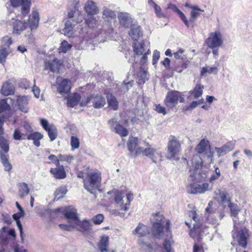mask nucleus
Instances as JSON below:
<instances>
[{
    "instance_id": "f257e3e1",
    "label": "nucleus",
    "mask_w": 252,
    "mask_h": 252,
    "mask_svg": "<svg viewBox=\"0 0 252 252\" xmlns=\"http://www.w3.org/2000/svg\"><path fill=\"white\" fill-rule=\"evenodd\" d=\"M154 221L152 224L151 232L152 236L156 239H160L165 233H171V222L166 219L164 216L159 213L153 215Z\"/></svg>"
},
{
    "instance_id": "f03ea898",
    "label": "nucleus",
    "mask_w": 252,
    "mask_h": 252,
    "mask_svg": "<svg viewBox=\"0 0 252 252\" xmlns=\"http://www.w3.org/2000/svg\"><path fill=\"white\" fill-rule=\"evenodd\" d=\"M189 215L195 222V223L193 224V226L191 228V224L187 221L185 222L186 225L190 228L189 235L194 240H197L199 242L202 240L204 230L206 228V227L197 219V214L196 211L191 210L189 211Z\"/></svg>"
},
{
    "instance_id": "7ed1b4c3",
    "label": "nucleus",
    "mask_w": 252,
    "mask_h": 252,
    "mask_svg": "<svg viewBox=\"0 0 252 252\" xmlns=\"http://www.w3.org/2000/svg\"><path fill=\"white\" fill-rule=\"evenodd\" d=\"M114 193V199L115 203L120 210L126 212L129 208L130 202L133 199V193H129L126 196L121 191L114 192L111 190L107 192L108 194L111 195Z\"/></svg>"
},
{
    "instance_id": "20e7f679",
    "label": "nucleus",
    "mask_w": 252,
    "mask_h": 252,
    "mask_svg": "<svg viewBox=\"0 0 252 252\" xmlns=\"http://www.w3.org/2000/svg\"><path fill=\"white\" fill-rule=\"evenodd\" d=\"M181 144L179 140L175 136L170 135L166 147V158L168 159L178 160L176 156L181 151Z\"/></svg>"
},
{
    "instance_id": "39448f33",
    "label": "nucleus",
    "mask_w": 252,
    "mask_h": 252,
    "mask_svg": "<svg viewBox=\"0 0 252 252\" xmlns=\"http://www.w3.org/2000/svg\"><path fill=\"white\" fill-rule=\"evenodd\" d=\"M141 154L142 156L149 158L152 160L157 163L162 157L161 152L159 149L154 148L148 142H146L139 148L137 154Z\"/></svg>"
},
{
    "instance_id": "423d86ee",
    "label": "nucleus",
    "mask_w": 252,
    "mask_h": 252,
    "mask_svg": "<svg viewBox=\"0 0 252 252\" xmlns=\"http://www.w3.org/2000/svg\"><path fill=\"white\" fill-rule=\"evenodd\" d=\"M215 193V198L218 201L225 203L227 201L229 202L228 206L230 209V216L235 219L237 218L238 215L241 211V209L236 204L231 202L230 198H227L228 194L225 192L221 191V190H218V192L216 191Z\"/></svg>"
},
{
    "instance_id": "0eeeda50",
    "label": "nucleus",
    "mask_w": 252,
    "mask_h": 252,
    "mask_svg": "<svg viewBox=\"0 0 252 252\" xmlns=\"http://www.w3.org/2000/svg\"><path fill=\"white\" fill-rule=\"evenodd\" d=\"M54 213L63 216L69 223H75L79 218L77 210L70 206L58 208L54 210Z\"/></svg>"
},
{
    "instance_id": "6e6552de",
    "label": "nucleus",
    "mask_w": 252,
    "mask_h": 252,
    "mask_svg": "<svg viewBox=\"0 0 252 252\" xmlns=\"http://www.w3.org/2000/svg\"><path fill=\"white\" fill-rule=\"evenodd\" d=\"M205 43L209 48L220 47L223 43V35L220 31L218 30L210 33Z\"/></svg>"
},
{
    "instance_id": "1a4fd4ad",
    "label": "nucleus",
    "mask_w": 252,
    "mask_h": 252,
    "mask_svg": "<svg viewBox=\"0 0 252 252\" xmlns=\"http://www.w3.org/2000/svg\"><path fill=\"white\" fill-rule=\"evenodd\" d=\"M71 83L69 80L58 77L56 82L53 85L57 89V92L62 95L67 94L70 93Z\"/></svg>"
},
{
    "instance_id": "9d476101",
    "label": "nucleus",
    "mask_w": 252,
    "mask_h": 252,
    "mask_svg": "<svg viewBox=\"0 0 252 252\" xmlns=\"http://www.w3.org/2000/svg\"><path fill=\"white\" fill-rule=\"evenodd\" d=\"M234 238H236L239 246L243 248H246L248 245V240L250 237L249 230L243 227L232 235Z\"/></svg>"
},
{
    "instance_id": "9b49d317",
    "label": "nucleus",
    "mask_w": 252,
    "mask_h": 252,
    "mask_svg": "<svg viewBox=\"0 0 252 252\" xmlns=\"http://www.w3.org/2000/svg\"><path fill=\"white\" fill-rule=\"evenodd\" d=\"M192 165L189 168V180L194 181L195 179V175L199 172V170L202 168L203 162L200 157L197 155H194L191 161Z\"/></svg>"
},
{
    "instance_id": "f8f14e48",
    "label": "nucleus",
    "mask_w": 252,
    "mask_h": 252,
    "mask_svg": "<svg viewBox=\"0 0 252 252\" xmlns=\"http://www.w3.org/2000/svg\"><path fill=\"white\" fill-rule=\"evenodd\" d=\"M146 141H140L136 137H130L129 138L127 142V147L129 151L130 152L131 157L136 158L141 154H137L141 145L146 143Z\"/></svg>"
},
{
    "instance_id": "ddd939ff",
    "label": "nucleus",
    "mask_w": 252,
    "mask_h": 252,
    "mask_svg": "<svg viewBox=\"0 0 252 252\" xmlns=\"http://www.w3.org/2000/svg\"><path fill=\"white\" fill-rule=\"evenodd\" d=\"M9 98L0 100V124H2L11 116L10 106L7 102Z\"/></svg>"
},
{
    "instance_id": "4468645a",
    "label": "nucleus",
    "mask_w": 252,
    "mask_h": 252,
    "mask_svg": "<svg viewBox=\"0 0 252 252\" xmlns=\"http://www.w3.org/2000/svg\"><path fill=\"white\" fill-rule=\"evenodd\" d=\"M92 227V224L90 220L86 219L80 220L79 219L74 223V229L84 235H89L91 233Z\"/></svg>"
},
{
    "instance_id": "2eb2a0df",
    "label": "nucleus",
    "mask_w": 252,
    "mask_h": 252,
    "mask_svg": "<svg viewBox=\"0 0 252 252\" xmlns=\"http://www.w3.org/2000/svg\"><path fill=\"white\" fill-rule=\"evenodd\" d=\"M40 124L43 128L47 132L50 139L51 141H54L57 137V129L55 125L50 124L45 119H40Z\"/></svg>"
},
{
    "instance_id": "dca6fc26",
    "label": "nucleus",
    "mask_w": 252,
    "mask_h": 252,
    "mask_svg": "<svg viewBox=\"0 0 252 252\" xmlns=\"http://www.w3.org/2000/svg\"><path fill=\"white\" fill-rule=\"evenodd\" d=\"M11 5L14 7L21 5V13L24 16L27 15L30 11L31 0H10Z\"/></svg>"
},
{
    "instance_id": "f3484780",
    "label": "nucleus",
    "mask_w": 252,
    "mask_h": 252,
    "mask_svg": "<svg viewBox=\"0 0 252 252\" xmlns=\"http://www.w3.org/2000/svg\"><path fill=\"white\" fill-rule=\"evenodd\" d=\"M179 97L180 94L178 92H169L164 99V104L168 108H172L177 104Z\"/></svg>"
},
{
    "instance_id": "a211bd4d",
    "label": "nucleus",
    "mask_w": 252,
    "mask_h": 252,
    "mask_svg": "<svg viewBox=\"0 0 252 252\" xmlns=\"http://www.w3.org/2000/svg\"><path fill=\"white\" fill-rule=\"evenodd\" d=\"M90 186L98 189L100 186L101 176L99 172H92L88 173Z\"/></svg>"
},
{
    "instance_id": "6ab92c4d",
    "label": "nucleus",
    "mask_w": 252,
    "mask_h": 252,
    "mask_svg": "<svg viewBox=\"0 0 252 252\" xmlns=\"http://www.w3.org/2000/svg\"><path fill=\"white\" fill-rule=\"evenodd\" d=\"M39 15L36 8H32L31 14L29 16V24L32 31L36 29L39 24Z\"/></svg>"
},
{
    "instance_id": "aec40b11",
    "label": "nucleus",
    "mask_w": 252,
    "mask_h": 252,
    "mask_svg": "<svg viewBox=\"0 0 252 252\" xmlns=\"http://www.w3.org/2000/svg\"><path fill=\"white\" fill-rule=\"evenodd\" d=\"M235 141H230L220 148L216 147L215 150L219 157L226 155L230 151L232 150L235 145Z\"/></svg>"
},
{
    "instance_id": "412c9836",
    "label": "nucleus",
    "mask_w": 252,
    "mask_h": 252,
    "mask_svg": "<svg viewBox=\"0 0 252 252\" xmlns=\"http://www.w3.org/2000/svg\"><path fill=\"white\" fill-rule=\"evenodd\" d=\"M12 20L13 33L17 35L20 34L22 32L26 29L27 24L25 22H23L14 18H12Z\"/></svg>"
},
{
    "instance_id": "4be33fe9",
    "label": "nucleus",
    "mask_w": 252,
    "mask_h": 252,
    "mask_svg": "<svg viewBox=\"0 0 252 252\" xmlns=\"http://www.w3.org/2000/svg\"><path fill=\"white\" fill-rule=\"evenodd\" d=\"M109 124L114 127L115 132L121 137H125L128 135V130L122 126L118 123L115 118H113L109 121Z\"/></svg>"
},
{
    "instance_id": "5701e85b",
    "label": "nucleus",
    "mask_w": 252,
    "mask_h": 252,
    "mask_svg": "<svg viewBox=\"0 0 252 252\" xmlns=\"http://www.w3.org/2000/svg\"><path fill=\"white\" fill-rule=\"evenodd\" d=\"M149 43L145 41L135 42L133 45V51L136 55L140 56L149 48Z\"/></svg>"
},
{
    "instance_id": "b1692460",
    "label": "nucleus",
    "mask_w": 252,
    "mask_h": 252,
    "mask_svg": "<svg viewBox=\"0 0 252 252\" xmlns=\"http://www.w3.org/2000/svg\"><path fill=\"white\" fill-rule=\"evenodd\" d=\"M62 64V61L57 58L52 61H48L45 62V68L49 69L53 72H59L60 67Z\"/></svg>"
},
{
    "instance_id": "393cba45",
    "label": "nucleus",
    "mask_w": 252,
    "mask_h": 252,
    "mask_svg": "<svg viewBox=\"0 0 252 252\" xmlns=\"http://www.w3.org/2000/svg\"><path fill=\"white\" fill-rule=\"evenodd\" d=\"M56 168H51L50 172L53 175L54 177L57 179H63L66 176L64 167L62 165H56Z\"/></svg>"
},
{
    "instance_id": "a878e982",
    "label": "nucleus",
    "mask_w": 252,
    "mask_h": 252,
    "mask_svg": "<svg viewBox=\"0 0 252 252\" xmlns=\"http://www.w3.org/2000/svg\"><path fill=\"white\" fill-rule=\"evenodd\" d=\"M29 98L27 96H18L17 97V103L19 109L25 113H27L29 111L28 101Z\"/></svg>"
},
{
    "instance_id": "bb28decb",
    "label": "nucleus",
    "mask_w": 252,
    "mask_h": 252,
    "mask_svg": "<svg viewBox=\"0 0 252 252\" xmlns=\"http://www.w3.org/2000/svg\"><path fill=\"white\" fill-rule=\"evenodd\" d=\"M118 19L121 26L129 28L132 25L133 20L127 13H121L118 15Z\"/></svg>"
},
{
    "instance_id": "cd10ccee",
    "label": "nucleus",
    "mask_w": 252,
    "mask_h": 252,
    "mask_svg": "<svg viewBox=\"0 0 252 252\" xmlns=\"http://www.w3.org/2000/svg\"><path fill=\"white\" fill-rule=\"evenodd\" d=\"M202 12H204V10L200 9L197 5L195 8H192L190 13V19L189 20H188V25L186 26L188 28L190 26L193 27L194 22Z\"/></svg>"
},
{
    "instance_id": "c85d7f7f",
    "label": "nucleus",
    "mask_w": 252,
    "mask_h": 252,
    "mask_svg": "<svg viewBox=\"0 0 252 252\" xmlns=\"http://www.w3.org/2000/svg\"><path fill=\"white\" fill-rule=\"evenodd\" d=\"M84 9L88 15L91 16L99 13V9L96 3L92 0H89L85 3Z\"/></svg>"
},
{
    "instance_id": "c756f323",
    "label": "nucleus",
    "mask_w": 252,
    "mask_h": 252,
    "mask_svg": "<svg viewBox=\"0 0 252 252\" xmlns=\"http://www.w3.org/2000/svg\"><path fill=\"white\" fill-rule=\"evenodd\" d=\"M210 148L209 141L207 138H203L197 145L195 150L198 154H203L207 150H210Z\"/></svg>"
},
{
    "instance_id": "7c9ffc66",
    "label": "nucleus",
    "mask_w": 252,
    "mask_h": 252,
    "mask_svg": "<svg viewBox=\"0 0 252 252\" xmlns=\"http://www.w3.org/2000/svg\"><path fill=\"white\" fill-rule=\"evenodd\" d=\"M102 18L105 22L110 23L116 21V15L114 11L105 7L102 11Z\"/></svg>"
},
{
    "instance_id": "2f4dec72",
    "label": "nucleus",
    "mask_w": 252,
    "mask_h": 252,
    "mask_svg": "<svg viewBox=\"0 0 252 252\" xmlns=\"http://www.w3.org/2000/svg\"><path fill=\"white\" fill-rule=\"evenodd\" d=\"M109 238L107 235H102L97 243V247L100 252H108Z\"/></svg>"
},
{
    "instance_id": "473e14b6",
    "label": "nucleus",
    "mask_w": 252,
    "mask_h": 252,
    "mask_svg": "<svg viewBox=\"0 0 252 252\" xmlns=\"http://www.w3.org/2000/svg\"><path fill=\"white\" fill-rule=\"evenodd\" d=\"M91 100L93 106L96 109L102 107L106 103L105 98L100 95H92Z\"/></svg>"
},
{
    "instance_id": "72a5a7b5",
    "label": "nucleus",
    "mask_w": 252,
    "mask_h": 252,
    "mask_svg": "<svg viewBox=\"0 0 252 252\" xmlns=\"http://www.w3.org/2000/svg\"><path fill=\"white\" fill-rule=\"evenodd\" d=\"M129 36L134 41H137L140 36L142 35L140 27L138 25H132L128 32Z\"/></svg>"
},
{
    "instance_id": "f704fd0d",
    "label": "nucleus",
    "mask_w": 252,
    "mask_h": 252,
    "mask_svg": "<svg viewBox=\"0 0 252 252\" xmlns=\"http://www.w3.org/2000/svg\"><path fill=\"white\" fill-rule=\"evenodd\" d=\"M0 160L5 171L9 172L12 169V165L8 160L7 155L0 151Z\"/></svg>"
},
{
    "instance_id": "c9c22d12",
    "label": "nucleus",
    "mask_w": 252,
    "mask_h": 252,
    "mask_svg": "<svg viewBox=\"0 0 252 252\" xmlns=\"http://www.w3.org/2000/svg\"><path fill=\"white\" fill-rule=\"evenodd\" d=\"M105 93L107 94L106 98L109 107L113 110H117L118 109V102L116 98L111 94H109L105 91Z\"/></svg>"
},
{
    "instance_id": "e433bc0d",
    "label": "nucleus",
    "mask_w": 252,
    "mask_h": 252,
    "mask_svg": "<svg viewBox=\"0 0 252 252\" xmlns=\"http://www.w3.org/2000/svg\"><path fill=\"white\" fill-rule=\"evenodd\" d=\"M14 90V87L10 83L5 82L2 86L0 92L3 95L7 96L13 94Z\"/></svg>"
},
{
    "instance_id": "4c0bfd02",
    "label": "nucleus",
    "mask_w": 252,
    "mask_h": 252,
    "mask_svg": "<svg viewBox=\"0 0 252 252\" xmlns=\"http://www.w3.org/2000/svg\"><path fill=\"white\" fill-rule=\"evenodd\" d=\"M168 9H171L174 11L176 12L178 15L179 16L181 19L184 22L185 25H188V19L186 17L185 15L182 12L181 10H180L177 6L175 4L169 3L168 5L167 8Z\"/></svg>"
},
{
    "instance_id": "58836bf2",
    "label": "nucleus",
    "mask_w": 252,
    "mask_h": 252,
    "mask_svg": "<svg viewBox=\"0 0 252 252\" xmlns=\"http://www.w3.org/2000/svg\"><path fill=\"white\" fill-rule=\"evenodd\" d=\"M81 99V96L78 93H74L72 95L67 98V105L68 107H73L76 106Z\"/></svg>"
},
{
    "instance_id": "ea45409f",
    "label": "nucleus",
    "mask_w": 252,
    "mask_h": 252,
    "mask_svg": "<svg viewBox=\"0 0 252 252\" xmlns=\"http://www.w3.org/2000/svg\"><path fill=\"white\" fill-rule=\"evenodd\" d=\"M204 86L201 84H197L193 89L190 92L194 99H197L201 97L203 94Z\"/></svg>"
},
{
    "instance_id": "a19ab883",
    "label": "nucleus",
    "mask_w": 252,
    "mask_h": 252,
    "mask_svg": "<svg viewBox=\"0 0 252 252\" xmlns=\"http://www.w3.org/2000/svg\"><path fill=\"white\" fill-rule=\"evenodd\" d=\"M148 229L146 225L141 223H139L135 228L134 233L138 234L139 237H142L145 236L148 233Z\"/></svg>"
},
{
    "instance_id": "79ce46f5",
    "label": "nucleus",
    "mask_w": 252,
    "mask_h": 252,
    "mask_svg": "<svg viewBox=\"0 0 252 252\" xmlns=\"http://www.w3.org/2000/svg\"><path fill=\"white\" fill-rule=\"evenodd\" d=\"M219 71V68L217 66L210 67L206 65L201 68L200 75L203 76L205 73L217 74Z\"/></svg>"
},
{
    "instance_id": "37998d69",
    "label": "nucleus",
    "mask_w": 252,
    "mask_h": 252,
    "mask_svg": "<svg viewBox=\"0 0 252 252\" xmlns=\"http://www.w3.org/2000/svg\"><path fill=\"white\" fill-rule=\"evenodd\" d=\"M63 33L68 37H71L73 34V26L70 20H67L65 23V27L63 30Z\"/></svg>"
},
{
    "instance_id": "c03bdc74",
    "label": "nucleus",
    "mask_w": 252,
    "mask_h": 252,
    "mask_svg": "<svg viewBox=\"0 0 252 252\" xmlns=\"http://www.w3.org/2000/svg\"><path fill=\"white\" fill-rule=\"evenodd\" d=\"M58 157L60 161L64 162L68 164H72L75 159L74 157L70 154H59Z\"/></svg>"
},
{
    "instance_id": "a18cd8bd",
    "label": "nucleus",
    "mask_w": 252,
    "mask_h": 252,
    "mask_svg": "<svg viewBox=\"0 0 252 252\" xmlns=\"http://www.w3.org/2000/svg\"><path fill=\"white\" fill-rule=\"evenodd\" d=\"M9 48L1 46L0 48V63L2 64L5 62L6 58L9 54Z\"/></svg>"
},
{
    "instance_id": "49530a36",
    "label": "nucleus",
    "mask_w": 252,
    "mask_h": 252,
    "mask_svg": "<svg viewBox=\"0 0 252 252\" xmlns=\"http://www.w3.org/2000/svg\"><path fill=\"white\" fill-rule=\"evenodd\" d=\"M138 83L141 85L145 83L147 78V72L142 68H140L137 74Z\"/></svg>"
},
{
    "instance_id": "de8ad7c7",
    "label": "nucleus",
    "mask_w": 252,
    "mask_h": 252,
    "mask_svg": "<svg viewBox=\"0 0 252 252\" xmlns=\"http://www.w3.org/2000/svg\"><path fill=\"white\" fill-rule=\"evenodd\" d=\"M0 147L5 153L9 151V143L6 139L3 137L0 136Z\"/></svg>"
},
{
    "instance_id": "09e8293b",
    "label": "nucleus",
    "mask_w": 252,
    "mask_h": 252,
    "mask_svg": "<svg viewBox=\"0 0 252 252\" xmlns=\"http://www.w3.org/2000/svg\"><path fill=\"white\" fill-rule=\"evenodd\" d=\"M189 61L188 60L185 61L182 63H177L174 70L178 73H181L184 70L186 69L188 66Z\"/></svg>"
},
{
    "instance_id": "8fccbe9b",
    "label": "nucleus",
    "mask_w": 252,
    "mask_h": 252,
    "mask_svg": "<svg viewBox=\"0 0 252 252\" xmlns=\"http://www.w3.org/2000/svg\"><path fill=\"white\" fill-rule=\"evenodd\" d=\"M162 252H174L171 248V245L169 240L165 239L162 244Z\"/></svg>"
},
{
    "instance_id": "3c124183",
    "label": "nucleus",
    "mask_w": 252,
    "mask_h": 252,
    "mask_svg": "<svg viewBox=\"0 0 252 252\" xmlns=\"http://www.w3.org/2000/svg\"><path fill=\"white\" fill-rule=\"evenodd\" d=\"M85 23L89 28H94L96 26L97 20L92 16L89 18L85 19Z\"/></svg>"
},
{
    "instance_id": "603ef678",
    "label": "nucleus",
    "mask_w": 252,
    "mask_h": 252,
    "mask_svg": "<svg viewBox=\"0 0 252 252\" xmlns=\"http://www.w3.org/2000/svg\"><path fill=\"white\" fill-rule=\"evenodd\" d=\"M204 102L203 98L199 99L197 101H192L189 105L186 106L185 110H190L195 108L198 105Z\"/></svg>"
},
{
    "instance_id": "864d4df0",
    "label": "nucleus",
    "mask_w": 252,
    "mask_h": 252,
    "mask_svg": "<svg viewBox=\"0 0 252 252\" xmlns=\"http://www.w3.org/2000/svg\"><path fill=\"white\" fill-rule=\"evenodd\" d=\"M71 45L69 44L66 41L63 40L62 42L60 48L59 49L60 53H65L71 48Z\"/></svg>"
},
{
    "instance_id": "5fc2aeb1",
    "label": "nucleus",
    "mask_w": 252,
    "mask_h": 252,
    "mask_svg": "<svg viewBox=\"0 0 252 252\" xmlns=\"http://www.w3.org/2000/svg\"><path fill=\"white\" fill-rule=\"evenodd\" d=\"M43 136L42 134L38 132H34L28 135L27 139L28 140H32L33 141L41 139Z\"/></svg>"
},
{
    "instance_id": "6e6d98bb",
    "label": "nucleus",
    "mask_w": 252,
    "mask_h": 252,
    "mask_svg": "<svg viewBox=\"0 0 252 252\" xmlns=\"http://www.w3.org/2000/svg\"><path fill=\"white\" fill-rule=\"evenodd\" d=\"M204 243H194L193 246V252H205L204 249Z\"/></svg>"
},
{
    "instance_id": "4d7b16f0",
    "label": "nucleus",
    "mask_w": 252,
    "mask_h": 252,
    "mask_svg": "<svg viewBox=\"0 0 252 252\" xmlns=\"http://www.w3.org/2000/svg\"><path fill=\"white\" fill-rule=\"evenodd\" d=\"M104 218V216L102 214H99L92 218V221L95 224H100L103 222Z\"/></svg>"
},
{
    "instance_id": "13d9d810",
    "label": "nucleus",
    "mask_w": 252,
    "mask_h": 252,
    "mask_svg": "<svg viewBox=\"0 0 252 252\" xmlns=\"http://www.w3.org/2000/svg\"><path fill=\"white\" fill-rule=\"evenodd\" d=\"M25 135L22 132L18 129H16L14 130L13 133V138L15 140H20L23 139H25L26 137Z\"/></svg>"
},
{
    "instance_id": "bf43d9fd",
    "label": "nucleus",
    "mask_w": 252,
    "mask_h": 252,
    "mask_svg": "<svg viewBox=\"0 0 252 252\" xmlns=\"http://www.w3.org/2000/svg\"><path fill=\"white\" fill-rule=\"evenodd\" d=\"M70 144L72 150L78 148L80 145L79 139L76 137L73 136H71Z\"/></svg>"
},
{
    "instance_id": "052dcab7",
    "label": "nucleus",
    "mask_w": 252,
    "mask_h": 252,
    "mask_svg": "<svg viewBox=\"0 0 252 252\" xmlns=\"http://www.w3.org/2000/svg\"><path fill=\"white\" fill-rule=\"evenodd\" d=\"M154 8L155 14L158 18H165L166 17L165 15L162 13L160 7L158 4H155Z\"/></svg>"
},
{
    "instance_id": "680f3d73",
    "label": "nucleus",
    "mask_w": 252,
    "mask_h": 252,
    "mask_svg": "<svg viewBox=\"0 0 252 252\" xmlns=\"http://www.w3.org/2000/svg\"><path fill=\"white\" fill-rule=\"evenodd\" d=\"M59 226L63 230L70 231L72 230V229H74V223H72L69 224H60Z\"/></svg>"
},
{
    "instance_id": "e2e57ef3",
    "label": "nucleus",
    "mask_w": 252,
    "mask_h": 252,
    "mask_svg": "<svg viewBox=\"0 0 252 252\" xmlns=\"http://www.w3.org/2000/svg\"><path fill=\"white\" fill-rule=\"evenodd\" d=\"M2 43H3L2 46H6L8 48H9V46L12 43V40L11 38L9 37L8 36H5L2 38L1 40Z\"/></svg>"
},
{
    "instance_id": "0e129e2a",
    "label": "nucleus",
    "mask_w": 252,
    "mask_h": 252,
    "mask_svg": "<svg viewBox=\"0 0 252 252\" xmlns=\"http://www.w3.org/2000/svg\"><path fill=\"white\" fill-rule=\"evenodd\" d=\"M19 86L25 89L30 87L31 83L27 79H21L19 83Z\"/></svg>"
},
{
    "instance_id": "69168bd1",
    "label": "nucleus",
    "mask_w": 252,
    "mask_h": 252,
    "mask_svg": "<svg viewBox=\"0 0 252 252\" xmlns=\"http://www.w3.org/2000/svg\"><path fill=\"white\" fill-rule=\"evenodd\" d=\"M213 202L212 201H209L208 206L205 209V212L210 216L211 214L215 213V211L213 208Z\"/></svg>"
},
{
    "instance_id": "338daca9",
    "label": "nucleus",
    "mask_w": 252,
    "mask_h": 252,
    "mask_svg": "<svg viewBox=\"0 0 252 252\" xmlns=\"http://www.w3.org/2000/svg\"><path fill=\"white\" fill-rule=\"evenodd\" d=\"M1 216L2 218V220L5 223H6L8 225L11 224L12 220L9 215L6 213H2Z\"/></svg>"
},
{
    "instance_id": "774afa93",
    "label": "nucleus",
    "mask_w": 252,
    "mask_h": 252,
    "mask_svg": "<svg viewBox=\"0 0 252 252\" xmlns=\"http://www.w3.org/2000/svg\"><path fill=\"white\" fill-rule=\"evenodd\" d=\"M184 52L185 50H184L183 49H179L177 52L174 53L173 54L175 58L179 60H183V53H184Z\"/></svg>"
}]
</instances>
